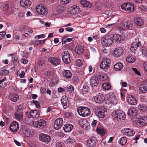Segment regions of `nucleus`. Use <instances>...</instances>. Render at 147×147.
<instances>
[{
  "label": "nucleus",
  "instance_id": "1",
  "mask_svg": "<svg viewBox=\"0 0 147 147\" xmlns=\"http://www.w3.org/2000/svg\"><path fill=\"white\" fill-rule=\"evenodd\" d=\"M111 64V60L109 58H106L103 59L100 66L101 69L106 71L109 68Z\"/></svg>",
  "mask_w": 147,
  "mask_h": 147
},
{
  "label": "nucleus",
  "instance_id": "2",
  "mask_svg": "<svg viewBox=\"0 0 147 147\" xmlns=\"http://www.w3.org/2000/svg\"><path fill=\"white\" fill-rule=\"evenodd\" d=\"M77 111L79 114L82 117L88 116L90 114V109L87 107H79L78 108Z\"/></svg>",
  "mask_w": 147,
  "mask_h": 147
},
{
  "label": "nucleus",
  "instance_id": "3",
  "mask_svg": "<svg viewBox=\"0 0 147 147\" xmlns=\"http://www.w3.org/2000/svg\"><path fill=\"white\" fill-rule=\"evenodd\" d=\"M133 26V24L129 20H123L119 26V29L121 30H124L125 29H131Z\"/></svg>",
  "mask_w": 147,
  "mask_h": 147
},
{
  "label": "nucleus",
  "instance_id": "4",
  "mask_svg": "<svg viewBox=\"0 0 147 147\" xmlns=\"http://www.w3.org/2000/svg\"><path fill=\"white\" fill-rule=\"evenodd\" d=\"M112 115L114 118H119L120 119H124L125 116L124 113L120 109H116L112 113Z\"/></svg>",
  "mask_w": 147,
  "mask_h": 147
},
{
  "label": "nucleus",
  "instance_id": "5",
  "mask_svg": "<svg viewBox=\"0 0 147 147\" xmlns=\"http://www.w3.org/2000/svg\"><path fill=\"white\" fill-rule=\"evenodd\" d=\"M109 33L105 37H102L101 39L102 44L105 46H108L111 45L113 41L111 39V36Z\"/></svg>",
  "mask_w": 147,
  "mask_h": 147
},
{
  "label": "nucleus",
  "instance_id": "6",
  "mask_svg": "<svg viewBox=\"0 0 147 147\" xmlns=\"http://www.w3.org/2000/svg\"><path fill=\"white\" fill-rule=\"evenodd\" d=\"M121 8L126 11L131 12L134 11V5L131 3H125L122 4Z\"/></svg>",
  "mask_w": 147,
  "mask_h": 147
},
{
  "label": "nucleus",
  "instance_id": "7",
  "mask_svg": "<svg viewBox=\"0 0 147 147\" xmlns=\"http://www.w3.org/2000/svg\"><path fill=\"white\" fill-rule=\"evenodd\" d=\"M36 10L37 12L42 15L47 14L48 13V10L42 4L37 5L36 7Z\"/></svg>",
  "mask_w": 147,
  "mask_h": 147
},
{
  "label": "nucleus",
  "instance_id": "8",
  "mask_svg": "<svg viewBox=\"0 0 147 147\" xmlns=\"http://www.w3.org/2000/svg\"><path fill=\"white\" fill-rule=\"evenodd\" d=\"M90 83L91 87L93 88H95L99 84L98 78L96 76H92L90 79Z\"/></svg>",
  "mask_w": 147,
  "mask_h": 147
},
{
  "label": "nucleus",
  "instance_id": "9",
  "mask_svg": "<svg viewBox=\"0 0 147 147\" xmlns=\"http://www.w3.org/2000/svg\"><path fill=\"white\" fill-rule=\"evenodd\" d=\"M63 61L67 64H68L70 62V54L67 51L63 52L61 54Z\"/></svg>",
  "mask_w": 147,
  "mask_h": 147
},
{
  "label": "nucleus",
  "instance_id": "10",
  "mask_svg": "<svg viewBox=\"0 0 147 147\" xmlns=\"http://www.w3.org/2000/svg\"><path fill=\"white\" fill-rule=\"evenodd\" d=\"M109 33L110 36H111V39L113 42H119L121 41L122 40L121 36V35L114 34L111 32H109Z\"/></svg>",
  "mask_w": 147,
  "mask_h": 147
},
{
  "label": "nucleus",
  "instance_id": "11",
  "mask_svg": "<svg viewBox=\"0 0 147 147\" xmlns=\"http://www.w3.org/2000/svg\"><path fill=\"white\" fill-rule=\"evenodd\" d=\"M94 99L96 102L100 104L105 100V97L102 93H99L94 97Z\"/></svg>",
  "mask_w": 147,
  "mask_h": 147
},
{
  "label": "nucleus",
  "instance_id": "12",
  "mask_svg": "<svg viewBox=\"0 0 147 147\" xmlns=\"http://www.w3.org/2000/svg\"><path fill=\"white\" fill-rule=\"evenodd\" d=\"M117 102L114 95L111 96L109 98L105 100V103L109 106L116 104Z\"/></svg>",
  "mask_w": 147,
  "mask_h": 147
},
{
  "label": "nucleus",
  "instance_id": "13",
  "mask_svg": "<svg viewBox=\"0 0 147 147\" xmlns=\"http://www.w3.org/2000/svg\"><path fill=\"white\" fill-rule=\"evenodd\" d=\"M63 120L62 118H58L56 119L54 124V128L58 130L60 128L63 124Z\"/></svg>",
  "mask_w": 147,
  "mask_h": 147
},
{
  "label": "nucleus",
  "instance_id": "14",
  "mask_svg": "<svg viewBox=\"0 0 147 147\" xmlns=\"http://www.w3.org/2000/svg\"><path fill=\"white\" fill-rule=\"evenodd\" d=\"M142 47L140 42L138 40V41L133 42L131 45V50L134 53L138 48Z\"/></svg>",
  "mask_w": 147,
  "mask_h": 147
},
{
  "label": "nucleus",
  "instance_id": "15",
  "mask_svg": "<svg viewBox=\"0 0 147 147\" xmlns=\"http://www.w3.org/2000/svg\"><path fill=\"white\" fill-rule=\"evenodd\" d=\"M39 140L44 142L48 143L51 140V137L49 135L44 134H42L39 135Z\"/></svg>",
  "mask_w": 147,
  "mask_h": 147
},
{
  "label": "nucleus",
  "instance_id": "16",
  "mask_svg": "<svg viewBox=\"0 0 147 147\" xmlns=\"http://www.w3.org/2000/svg\"><path fill=\"white\" fill-rule=\"evenodd\" d=\"M35 125L39 128H43L46 125V122L44 120L40 119L35 122Z\"/></svg>",
  "mask_w": 147,
  "mask_h": 147
},
{
  "label": "nucleus",
  "instance_id": "17",
  "mask_svg": "<svg viewBox=\"0 0 147 147\" xmlns=\"http://www.w3.org/2000/svg\"><path fill=\"white\" fill-rule=\"evenodd\" d=\"M19 128L18 123L16 121L13 122L10 125L9 128L13 132H17Z\"/></svg>",
  "mask_w": 147,
  "mask_h": 147
},
{
  "label": "nucleus",
  "instance_id": "18",
  "mask_svg": "<svg viewBox=\"0 0 147 147\" xmlns=\"http://www.w3.org/2000/svg\"><path fill=\"white\" fill-rule=\"evenodd\" d=\"M121 132L127 136H131L135 134V131L129 128H125L121 130Z\"/></svg>",
  "mask_w": 147,
  "mask_h": 147
},
{
  "label": "nucleus",
  "instance_id": "19",
  "mask_svg": "<svg viewBox=\"0 0 147 147\" xmlns=\"http://www.w3.org/2000/svg\"><path fill=\"white\" fill-rule=\"evenodd\" d=\"M137 124L140 126L145 125L147 123V117L144 116L138 119L137 120Z\"/></svg>",
  "mask_w": 147,
  "mask_h": 147
},
{
  "label": "nucleus",
  "instance_id": "20",
  "mask_svg": "<svg viewBox=\"0 0 147 147\" xmlns=\"http://www.w3.org/2000/svg\"><path fill=\"white\" fill-rule=\"evenodd\" d=\"M61 102L64 109H66L69 106V102L67 97L65 96H62L61 99Z\"/></svg>",
  "mask_w": 147,
  "mask_h": 147
},
{
  "label": "nucleus",
  "instance_id": "21",
  "mask_svg": "<svg viewBox=\"0 0 147 147\" xmlns=\"http://www.w3.org/2000/svg\"><path fill=\"white\" fill-rule=\"evenodd\" d=\"M97 142L95 138L91 137L87 140V145L90 147H94L96 145Z\"/></svg>",
  "mask_w": 147,
  "mask_h": 147
},
{
  "label": "nucleus",
  "instance_id": "22",
  "mask_svg": "<svg viewBox=\"0 0 147 147\" xmlns=\"http://www.w3.org/2000/svg\"><path fill=\"white\" fill-rule=\"evenodd\" d=\"M123 50L122 48L119 47L115 48L113 51V54L115 56L119 57L123 53Z\"/></svg>",
  "mask_w": 147,
  "mask_h": 147
},
{
  "label": "nucleus",
  "instance_id": "23",
  "mask_svg": "<svg viewBox=\"0 0 147 147\" xmlns=\"http://www.w3.org/2000/svg\"><path fill=\"white\" fill-rule=\"evenodd\" d=\"M70 13L76 14L79 13L80 10L79 7L76 5H73L69 8Z\"/></svg>",
  "mask_w": 147,
  "mask_h": 147
},
{
  "label": "nucleus",
  "instance_id": "24",
  "mask_svg": "<svg viewBox=\"0 0 147 147\" xmlns=\"http://www.w3.org/2000/svg\"><path fill=\"white\" fill-rule=\"evenodd\" d=\"M31 4V2L29 0H21L20 5L24 8H26L30 7Z\"/></svg>",
  "mask_w": 147,
  "mask_h": 147
},
{
  "label": "nucleus",
  "instance_id": "25",
  "mask_svg": "<svg viewBox=\"0 0 147 147\" xmlns=\"http://www.w3.org/2000/svg\"><path fill=\"white\" fill-rule=\"evenodd\" d=\"M48 61L53 65H58L60 62V60L56 57H51L49 59Z\"/></svg>",
  "mask_w": 147,
  "mask_h": 147
},
{
  "label": "nucleus",
  "instance_id": "26",
  "mask_svg": "<svg viewBox=\"0 0 147 147\" xmlns=\"http://www.w3.org/2000/svg\"><path fill=\"white\" fill-rule=\"evenodd\" d=\"M127 101L131 105H134L137 104V100L133 96H129L127 97Z\"/></svg>",
  "mask_w": 147,
  "mask_h": 147
},
{
  "label": "nucleus",
  "instance_id": "27",
  "mask_svg": "<svg viewBox=\"0 0 147 147\" xmlns=\"http://www.w3.org/2000/svg\"><path fill=\"white\" fill-rule=\"evenodd\" d=\"M63 77L65 78L70 79L72 76V73L70 71L65 70L62 72Z\"/></svg>",
  "mask_w": 147,
  "mask_h": 147
},
{
  "label": "nucleus",
  "instance_id": "28",
  "mask_svg": "<svg viewBox=\"0 0 147 147\" xmlns=\"http://www.w3.org/2000/svg\"><path fill=\"white\" fill-rule=\"evenodd\" d=\"M134 21L135 24L137 26H142L144 24L143 19L139 17H137L134 19Z\"/></svg>",
  "mask_w": 147,
  "mask_h": 147
},
{
  "label": "nucleus",
  "instance_id": "29",
  "mask_svg": "<svg viewBox=\"0 0 147 147\" xmlns=\"http://www.w3.org/2000/svg\"><path fill=\"white\" fill-rule=\"evenodd\" d=\"M15 117L19 121H21L23 120V112L17 111L14 114Z\"/></svg>",
  "mask_w": 147,
  "mask_h": 147
},
{
  "label": "nucleus",
  "instance_id": "30",
  "mask_svg": "<svg viewBox=\"0 0 147 147\" xmlns=\"http://www.w3.org/2000/svg\"><path fill=\"white\" fill-rule=\"evenodd\" d=\"M138 109L141 112H146L147 111V106L143 103H140L138 106Z\"/></svg>",
  "mask_w": 147,
  "mask_h": 147
},
{
  "label": "nucleus",
  "instance_id": "31",
  "mask_svg": "<svg viewBox=\"0 0 147 147\" xmlns=\"http://www.w3.org/2000/svg\"><path fill=\"white\" fill-rule=\"evenodd\" d=\"M123 67L122 63L120 62H118L114 65V68L116 71H120Z\"/></svg>",
  "mask_w": 147,
  "mask_h": 147
},
{
  "label": "nucleus",
  "instance_id": "32",
  "mask_svg": "<svg viewBox=\"0 0 147 147\" xmlns=\"http://www.w3.org/2000/svg\"><path fill=\"white\" fill-rule=\"evenodd\" d=\"M73 128V126L70 124H67L64 125L63 127L64 131L66 132L70 131Z\"/></svg>",
  "mask_w": 147,
  "mask_h": 147
},
{
  "label": "nucleus",
  "instance_id": "33",
  "mask_svg": "<svg viewBox=\"0 0 147 147\" xmlns=\"http://www.w3.org/2000/svg\"><path fill=\"white\" fill-rule=\"evenodd\" d=\"M139 90L141 92L146 93L147 91V84H141L139 87Z\"/></svg>",
  "mask_w": 147,
  "mask_h": 147
},
{
  "label": "nucleus",
  "instance_id": "34",
  "mask_svg": "<svg viewBox=\"0 0 147 147\" xmlns=\"http://www.w3.org/2000/svg\"><path fill=\"white\" fill-rule=\"evenodd\" d=\"M80 122V124L82 125L83 128H86L88 127L89 123L86 120L82 119Z\"/></svg>",
  "mask_w": 147,
  "mask_h": 147
},
{
  "label": "nucleus",
  "instance_id": "35",
  "mask_svg": "<svg viewBox=\"0 0 147 147\" xmlns=\"http://www.w3.org/2000/svg\"><path fill=\"white\" fill-rule=\"evenodd\" d=\"M75 51L76 53L81 55L83 53V48L82 46H78L76 47Z\"/></svg>",
  "mask_w": 147,
  "mask_h": 147
},
{
  "label": "nucleus",
  "instance_id": "36",
  "mask_svg": "<svg viewBox=\"0 0 147 147\" xmlns=\"http://www.w3.org/2000/svg\"><path fill=\"white\" fill-rule=\"evenodd\" d=\"M30 114L31 117L32 118L38 117L40 115V113L39 111L35 110H33L31 111Z\"/></svg>",
  "mask_w": 147,
  "mask_h": 147
},
{
  "label": "nucleus",
  "instance_id": "37",
  "mask_svg": "<svg viewBox=\"0 0 147 147\" xmlns=\"http://www.w3.org/2000/svg\"><path fill=\"white\" fill-rule=\"evenodd\" d=\"M9 99L13 102H16L19 99V96L16 94L12 95L10 94L9 96Z\"/></svg>",
  "mask_w": 147,
  "mask_h": 147
},
{
  "label": "nucleus",
  "instance_id": "38",
  "mask_svg": "<svg viewBox=\"0 0 147 147\" xmlns=\"http://www.w3.org/2000/svg\"><path fill=\"white\" fill-rule=\"evenodd\" d=\"M80 3L82 5L85 7L89 8L91 6V4L86 0H81Z\"/></svg>",
  "mask_w": 147,
  "mask_h": 147
},
{
  "label": "nucleus",
  "instance_id": "39",
  "mask_svg": "<svg viewBox=\"0 0 147 147\" xmlns=\"http://www.w3.org/2000/svg\"><path fill=\"white\" fill-rule=\"evenodd\" d=\"M54 69L52 68L47 71H46L45 72L44 74L46 76H48L52 75L54 74Z\"/></svg>",
  "mask_w": 147,
  "mask_h": 147
},
{
  "label": "nucleus",
  "instance_id": "40",
  "mask_svg": "<svg viewBox=\"0 0 147 147\" xmlns=\"http://www.w3.org/2000/svg\"><path fill=\"white\" fill-rule=\"evenodd\" d=\"M135 60V58L132 56L127 57L126 59V61L128 63H133Z\"/></svg>",
  "mask_w": 147,
  "mask_h": 147
},
{
  "label": "nucleus",
  "instance_id": "41",
  "mask_svg": "<svg viewBox=\"0 0 147 147\" xmlns=\"http://www.w3.org/2000/svg\"><path fill=\"white\" fill-rule=\"evenodd\" d=\"M127 142V139L125 137H123L121 138L119 142L120 144L123 146Z\"/></svg>",
  "mask_w": 147,
  "mask_h": 147
},
{
  "label": "nucleus",
  "instance_id": "42",
  "mask_svg": "<svg viewBox=\"0 0 147 147\" xmlns=\"http://www.w3.org/2000/svg\"><path fill=\"white\" fill-rule=\"evenodd\" d=\"M102 87L103 89L107 90L110 89L111 86L110 84L107 83H105L103 84Z\"/></svg>",
  "mask_w": 147,
  "mask_h": 147
},
{
  "label": "nucleus",
  "instance_id": "43",
  "mask_svg": "<svg viewBox=\"0 0 147 147\" xmlns=\"http://www.w3.org/2000/svg\"><path fill=\"white\" fill-rule=\"evenodd\" d=\"M96 131L98 133L101 134L102 136L105 134V130L104 129L102 128H97L96 129Z\"/></svg>",
  "mask_w": 147,
  "mask_h": 147
},
{
  "label": "nucleus",
  "instance_id": "44",
  "mask_svg": "<svg viewBox=\"0 0 147 147\" xmlns=\"http://www.w3.org/2000/svg\"><path fill=\"white\" fill-rule=\"evenodd\" d=\"M136 109L135 108H130L129 110L128 114L129 115H131L132 116L133 114H134V113H136Z\"/></svg>",
  "mask_w": 147,
  "mask_h": 147
},
{
  "label": "nucleus",
  "instance_id": "45",
  "mask_svg": "<svg viewBox=\"0 0 147 147\" xmlns=\"http://www.w3.org/2000/svg\"><path fill=\"white\" fill-rule=\"evenodd\" d=\"M104 112V111H101L99 109L98 112L97 114V115H98L99 117L103 118L105 115Z\"/></svg>",
  "mask_w": 147,
  "mask_h": 147
},
{
  "label": "nucleus",
  "instance_id": "46",
  "mask_svg": "<svg viewBox=\"0 0 147 147\" xmlns=\"http://www.w3.org/2000/svg\"><path fill=\"white\" fill-rule=\"evenodd\" d=\"M141 51H142V54L145 57H147V50L146 48L144 47H142Z\"/></svg>",
  "mask_w": 147,
  "mask_h": 147
},
{
  "label": "nucleus",
  "instance_id": "47",
  "mask_svg": "<svg viewBox=\"0 0 147 147\" xmlns=\"http://www.w3.org/2000/svg\"><path fill=\"white\" fill-rule=\"evenodd\" d=\"M9 73L8 70L6 69L0 71V74L1 76H5L7 75Z\"/></svg>",
  "mask_w": 147,
  "mask_h": 147
},
{
  "label": "nucleus",
  "instance_id": "48",
  "mask_svg": "<svg viewBox=\"0 0 147 147\" xmlns=\"http://www.w3.org/2000/svg\"><path fill=\"white\" fill-rule=\"evenodd\" d=\"M66 141L67 143L69 144H72L75 142L74 139L69 137L67 139Z\"/></svg>",
  "mask_w": 147,
  "mask_h": 147
},
{
  "label": "nucleus",
  "instance_id": "49",
  "mask_svg": "<svg viewBox=\"0 0 147 147\" xmlns=\"http://www.w3.org/2000/svg\"><path fill=\"white\" fill-rule=\"evenodd\" d=\"M67 90L70 93H72L74 91V88L72 86H70L66 88Z\"/></svg>",
  "mask_w": 147,
  "mask_h": 147
},
{
  "label": "nucleus",
  "instance_id": "50",
  "mask_svg": "<svg viewBox=\"0 0 147 147\" xmlns=\"http://www.w3.org/2000/svg\"><path fill=\"white\" fill-rule=\"evenodd\" d=\"M56 147H63L64 145V144L61 141H57L56 143Z\"/></svg>",
  "mask_w": 147,
  "mask_h": 147
},
{
  "label": "nucleus",
  "instance_id": "51",
  "mask_svg": "<svg viewBox=\"0 0 147 147\" xmlns=\"http://www.w3.org/2000/svg\"><path fill=\"white\" fill-rule=\"evenodd\" d=\"M132 70L135 72L136 74L139 76H141V75L140 73L138 70L136 68H132Z\"/></svg>",
  "mask_w": 147,
  "mask_h": 147
},
{
  "label": "nucleus",
  "instance_id": "52",
  "mask_svg": "<svg viewBox=\"0 0 147 147\" xmlns=\"http://www.w3.org/2000/svg\"><path fill=\"white\" fill-rule=\"evenodd\" d=\"M61 3L62 4H67L70 2L71 0H60Z\"/></svg>",
  "mask_w": 147,
  "mask_h": 147
},
{
  "label": "nucleus",
  "instance_id": "53",
  "mask_svg": "<svg viewBox=\"0 0 147 147\" xmlns=\"http://www.w3.org/2000/svg\"><path fill=\"white\" fill-rule=\"evenodd\" d=\"M32 103H34L36 107L39 108L40 107V103L37 101L32 100Z\"/></svg>",
  "mask_w": 147,
  "mask_h": 147
},
{
  "label": "nucleus",
  "instance_id": "54",
  "mask_svg": "<svg viewBox=\"0 0 147 147\" xmlns=\"http://www.w3.org/2000/svg\"><path fill=\"white\" fill-rule=\"evenodd\" d=\"M76 63L77 66H81L82 65V61L79 59H77L76 61Z\"/></svg>",
  "mask_w": 147,
  "mask_h": 147
},
{
  "label": "nucleus",
  "instance_id": "55",
  "mask_svg": "<svg viewBox=\"0 0 147 147\" xmlns=\"http://www.w3.org/2000/svg\"><path fill=\"white\" fill-rule=\"evenodd\" d=\"M6 34V32L5 31L0 32V40Z\"/></svg>",
  "mask_w": 147,
  "mask_h": 147
},
{
  "label": "nucleus",
  "instance_id": "56",
  "mask_svg": "<svg viewBox=\"0 0 147 147\" xmlns=\"http://www.w3.org/2000/svg\"><path fill=\"white\" fill-rule=\"evenodd\" d=\"M17 111H21V110L23 108V106L22 105H19L17 106Z\"/></svg>",
  "mask_w": 147,
  "mask_h": 147
},
{
  "label": "nucleus",
  "instance_id": "57",
  "mask_svg": "<svg viewBox=\"0 0 147 147\" xmlns=\"http://www.w3.org/2000/svg\"><path fill=\"white\" fill-rule=\"evenodd\" d=\"M40 40H38L36 41H33L32 42V44H34L35 45H38L40 44H41Z\"/></svg>",
  "mask_w": 147,
  "mask_h": 147
},
{
  "label": "nucleus",
  "instance_id": "58",
  "mask_svg": "<svg viewBox=\"0 0 147 147\" xmlns=\"http://www.w3.org/2000/svg\"><path fill=\"white\" fill-rule=\"evenodd\" d=\"M65 116L66 118H69L72 117V115L71 113L67 112L65 113Z\"/></svg>",
  "mask_w": 147,
  "mask_h": 147
},
{
  "label": "nucleus",
  "instance_id": "59",
  "mask_svg": "<svg viewBox=\"0 0 147 147\" xmlns=\"http://www.w3.org/2000/svg\"><path fill=\"white\" fill-rule=\"evenodd\" d=\"M36 38H44L45 37L44 34H41L37 35L35 36Z\"/></svg>",
  "mask_w": 147,
  "mask_h": 147
},
{
  "label": "nucleus",
  "instance_id": "60",
  "mask_svg": "<svg viewBox=\"0 0 147 147\" xmlns=\"http://www.w3.org/2000/svg\"><path fill=\"white\" fill-rule=\"evenodd\" d=\"M89 90V89L88 86H85V87H83V89H82L83 91V92H85V93L88 92Z\"/></svg>",
  "mask_w": 147,
  "mask_h": 147
},
{
  "label": "nucleus",
  "instance_id": "61",
  "mask_svg": "<svg viewBox=\"0 0 147 147\" xmlns=\"http://www.w3.org/2000/svg\"><path fill=\"white\" fill-rule=\"evenodd\" d=\"M100 77V79L103 80H105L107 79V76L106 75L105 76L101 75Z\"/></svg>",
  "mask_w": 147,
  "mask_h": 147
},
{
  "label": "nucleus",
  "instance_id": "62",
  "mask_svg": "<svg viewBox=\"0 0 147 147\" xmlns=\"http://www.w3.org/2000/svg\"><path fill=\"white\" fill-rule=\"evenodd\" d=\"M25 73L24 72V71H23L19 74V77L20 78H23L24 77V76H25Z\"/></svg>",
  "mask_w": 147,
  "mask_h": 147
},
{
  "label": "nucleus",
  "instance_id": "63",
  "mask_svg": "<svg viewBox=\"0 0 147 147\" xmlns=\"http://www.w3.org/2000/svg\"><path fill=\"white\" fill-rule=\"evenodd\" d=\"M30 112H29L28 111L26 112L25 113V115L27 116V117L28 118H30L31 117V115H30L31 114H30Z\"/></svg>",
  "mask_w": 147,
  "mask_h": 147
},
{
  "label": "nucleus",
  "instance_id": "64",
  "mask_svg": "<svg viewBox=\"0 0 147 147\" xmlns=\"http://www.w3.org/2000/svg\"><path fill=\"white\" fill-rule=\"evenodd\" d=\"M97 122V121L96 120H94L92 122V127L96 125V123Z\"/></svg>",
  "mask_w": 147,
  "mask_h": 147
}]
</instances>
